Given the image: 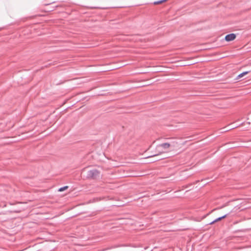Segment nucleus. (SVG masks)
Returning <instances> with one entry per match:
<instances>
[{
    "instance_id": "1",
    "label": "nucleus",
    "mask_w": 251,
    "mask_h": 251,
    "mask_svg": "<svg viewBox=\"0 0 251 251\" xmlns=\"http://www.w3.org/2000/svg\"><path fill=\"white\" fill-rule=\"evenodd\" d=\"M100 172L97 169H92L87 172V176L89 178H96L99 176Z\"/></svg>"
},
{
    "instance_id": "2",
    "label": "nucleus",
    "mask_w": 251,
    "mask_h": 251,
    "mask_svg": "<svg viewBox=\"0 0 251 251\" xmlns=\"http://www.w3.org/2000/svg\"><path fill=\"white\" fill-rule=\"evenodd\" d=\"M235 38H236V35L234 33H231V34L227 35L225 37V40L226 41L229 42V41H233V40H234L235 39Z\"/></svg>"
},
{
    "instance_id": "3",
    "label": "nucleus",
    "mask_w": 251,
    "mask_h": 251,
    "mask_svg": "<svg viewBox=\"0 0 251 251\" xmlns=\"http://www.w3.org/2000/svg\"><path fill=\"white\" fill-rule=\"evenodd\" d=\"M170 146L171 145L169 143H165L159 145L157 148L158 149L162 148L164 150H167L170 147Z\"/></svg>"
},
{
    "instance_id": "4",
    "label": "nucleus",
    "mask_w": 251,
    "mask_h": 251,
    "mask_svg": "<svg viewBox=\"0 0 251 251\" xmlns=\"http://www.w3.org/2000/svg\"><path fill=\"white\" fill-rule=\"evenodd\" d=\"M226 215H224V216H222L221 217H220V218L216 219L215 221H214L212 223H211L210 224H213V223H214L215 222H218V221H220L221 220H222V219H224V218H226Z\"/></svg>"
},
{
    "instance_id": "5",
    "label": "nucleus",
    "mask_w": 251,
    "mask_h": 251,
    "mask_svg": "<svg viewBox=\"0 0 251 251\" xmlns=\"http://www.w3.org/2000/svg\"><path fill=\"white\" fill-rule=\"evenodd\" d=\"M249 73V72H244L240 74H239L237 77L238 78H241L242 77H243V76H244L245 75L248 74Z\"/></svg>"
},
{
    "instance_id": "6",
    "label": "nucleus",
    "mask_w": 251,
    "mask_h": 251,
    "mask_svg": "<svg viewBox=\"0 0 251 251\" xmlns=\"http://www.w3.org/2000/svg\"><path fill=\"white\" fill-rule=\"evenodd\" d=\"M167 0H159V1H155V2H154V4L157 5V4H161V3H163L164 2L166 1Z\"/></svg>"
},
{
    "instance_id": "7",
    "label": "nucleus",
    "mask_w": 251,
    "mask_h": 251,
    "mask_svg": "<svg viewBox=\"0 0 251 251\" xmlns=\"http://www.w3.org/2000/svg\"><path fill=\"white\" fill-rule=\"evenodd\" d=\"M68 188V186H65L64 187H61L59 189V192H62L63 191H65L66 190H67V189Z\"/></svg>"
}]
</instances>
